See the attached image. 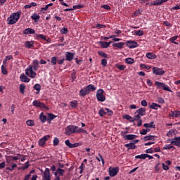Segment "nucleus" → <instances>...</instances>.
Returning a JSON list of instances; mask_svg holds the SVG:
<instances>
[{"label": "nucleus", "instance_id": "864d4df0", "mask_svg": "<svg viewBox=\"0 0 180 180\" xmlns=\"http://www.w3.org/2000/svg\"><path fill=\"white\" fill-rule=\"evenodd\" d=\"M117 68H118V70H120V71H124V68H126V66L124 65H117Z\"/></svg>", "mask_w": 180, "mask_h": 180}, {"label": "nucleus", "instance_id": "c03bdc74", "mask_svg": "<svg viewBox=\"0 0 180 180\" xmlns=\"http://www.w3.org/2000/svg\"><path fill=\"white\" fill-rule=\"evenodd\" d=\"M27 126H34V121L32 120H27Z\"/></svg>", "mask_w": 180, "mask_h": 180}, {"label": "nucleus", "instance_id": "5fc2aeb1", "mask_svg": "<svg viewBox=\"0 0 180 180\" xmlns=\"http://www.w3.org/2000/svg\"><path fill=\"white\" fill-rule=\"evenodd\" d=\"M84 168H85V165H84V163H82L79 167V169H80L79 174H82V172H84Z\"/></svg>", "mask_w": 180, "mask_h": 180}, {"label": "nucleus", "instance_id": "2f4dec72", "mask_svg": "<svg viewBox=\"0 0 180 180\" xmlns=\"http://www.w3.org/2000/svg\"><path fill=\"white\" fill-rule=\"evenodd\" d=\"M48 115V118L47 120H53V119H56L57 116H56L54 114L52 113H47Z\"/></svg>", "mask_w": 180, "mask_h": 180}, {"label": "nucleus", "instance_id": "ddd939ff", "mask_svg": "<svg viewBox=\"0 0 180 180\" xmlns=\"http://www.w3.org/2000/svg\"><path fill=\"white\" fill-rule=\"evenodd\" d=\"M43 179L51 180V178L50 177V169L49 168H46L45 171L44 172Z\"/></svg>", "mask_w": 180, "mask_h": 180}, {"label": "nucleus", "instance_id": "0e129e2a", "mask_svg": "<svg viewBox=\"0 0 180 180\" xmlns=\"http://www.w3.org/2000/svg\"><path fill=\"white\" fill-rule=\"evenodd\" d=\"M101 8H103V9H106L107 11H110V6L105 4L101 6Z\"/></svg>", "mask_w": 180, "mask_h": 180}, {"label": "nucleus", "instance_id": "37998d69", "mask_svg": "<svg viewBox=\"0 0 180 180\" xmlns=\"http://www.w3.org/2000/svg\"><path fill=\"white\" fill-rule=\"evenodd\" d=\"M98 54L99 56H101L102 57H104V58H108V55L106 53H105V52H103L102 51H98Z\"/></svg>", "mask_w": 180, "mask_h": 180}, {"label": "nucleus", "instance_id": "f8f14e48", "mask_svg": "<svg viewBox=\"0 0 180 180\" xmlns=\"http://www.w3.org/2000/svg\"><path fill=\"white\" fill-rule=\"evenodd\" d=\"M126 44L127 46L129 47V49H134L139 46L137 42L134 41H127Z\"/></svg>", "mask_w": 180, "mask_h": 180}, {"label": "nucleus", "instance_id": "a878e982", "mask_svg": "<svg viewBox=\"0 0 180 180\" xmlns=\"http://www.w3.org/2000/svg\"><path fill=\"white\" fill-rule=\"evenodd\" d=\"M174 134H176V129H170L167 134V137H172L174 136Z\"/></svg>", "mask_w": 180, "mask_h": 180}, {"label": "nucleus", "instance_id": "b1692460", "mask_svg": "<svg viewBox=\"0 0 180 180\" xmlns=\"http://www.w3.org/2000/svg\"><path fill=\"white\" fill-rule=\"evenodd\" d=\"M155 136L154 135H148L143 138L144 141H148V140H155Z\"/></svg>", "mask_w": 180, "mask_h": 180}, {"label": "nucleus", "instance_id": "c756f323", "mask_svg": "<svg viewBox=\"0 0 180 180\" xmlns=\"http://www.w3.org/2000/svg\"><path fill=\"white\" fill-rule=\"evenodd\" d=\"M149 108L150 109H155V110H157L158 108H161V105L155 103H153L151 105H149Z\"/></svg>", "mask_w": 180, "mask_h": 180}, {"label": "nucleus", "instance_id": "e2e57ef3", "mask_svg": "<svg viewBox=\"0 0 180 180\" xmlns=\"http://www.w3.org/2000/svg\"><path fill=\"white\" fill-rule=\"evenodd\" d=\"M162 166L165 171H168V169H169V167H168V165H165V163H162Z\"/></svg>", "mask_w": 180, "mask_h": 180}, {"label": "nucleus", "instance_id": "412c9836", "mask_svg": "<svg viewBox=\"0 0 180 180\" xmlns=\"http://www.w3.org/2000/svg\"><path fill=\"white\" fill-rule=\"evenodd\" d=\"M124 42H119L112 44V47H116L117 49H123V46H124Z\"/></svg>", "mask_w": 180, "mask_h": 180}, {"label": "nucleus", "instance_id": "58836bf2", "mask_svg": "<svg viewBox=\"0 0 180 180\" xmlns=\"http://www.w3.org/2000/svg\"><path fill=\"white\" fill-rule=\"evenodd\" d=\"M98 43L99 44H101L103 49H108V47H109L108 45V42L99 41Z\"/></svg>", "mask_w": 180, "mask_h": 180}, {"label": "nucleus", "instance_id": "72a5a7b5", "mask_svg": "<svg viewBox=\"0 0 180 180\" xmlns=\"http://www.w3.org/2000/svg\"><path fill=\"white\" fill-rule=\"evenodd\" d=\"M65 171L63 169H57V172L55 173V175H57L58 174L59 175L63 176Z\"/></svg>", "mask_w": 180, "mask_h": 180}, {"label": "nucleus", "instance_id": "a18cd8bd", "mask_svg": "<svg viewBox=\"0 0 180 180\" xmlns=\"http://www.w3.org/2000/svg\"><path fill=\"white\" fill-rule=\"evenodd\" d=\"M99 115H100V116H101L103 117V116H106V112H105V110H103V108L100 109Z\"/></svg>", "mask_w": 180, "mask_h": 180}, {"label": "nucleus", "instance_id": "f704fd0d", "mask_svg": "<svg viewBox=\"0 0 180 180\" xmlns=\"http://www.w3.org/2000/svg\"><path fill=\"white\" fill-rule=\"evenodd\" d=\"M31 18L33 19L35 22H37L40 19V15L37 14H34L33 15L31 16Z\"/></svg>", "mask_w": 180, "mask_h": 180}, {"label": "nucleus", "instance_id": "f3484780", "mask_svg": "<svg viewBox=\"0 0 180 180\" xmlns=\"http://www.w3.org/2000/svg\"><path fill=\"white\" fill-rule=\"evenodd\" d=\"M88 94H89V91L86 87L79 91V96H86Z\"/></svg>", "mask_w": 180, "mask_h": 180}, {"label": "nucleus", "instance_id": "79ce46f5", "mask_svg": "<svg viewBox=\"0 0 180 180\" xmlns=\"http://www.w3.org/2000/svg\"><path fill=\"white\" fill-rule=\"evenodd\" d=\"M25 89H26V86H25V84H20V92H21L22 94H25Z\"/></svg>", "mask_w": 180, "mask_h": 180}, {"label": "nucleus", "instance_id": "052dcab7", "mask_svg": "<svg viewBox=\"0 0 180 180\" xmlns=\"http://www.w3.org/2000/svg\"><path fill=\"white\" fill-rule=\"evenodd\" d=\"M157 102H158V103H164L165 101H164V98L159 97L157 99Z\"/></svg>", "mask_w": 180, "mask_h": 180}, {"label": "nucleus", "instance_id": "cd10ccee", "mask_svg": "<svg viewBox=\"0 0 180 180\" xmlns=\"http://www.w3.org/2000/svg\"><path fill=\"white\" fill-rule=\"evenodd\" d=\"M39 119L42 123H45V122L47 120V117L41 112L39 115Z\"/></svg>", "mask_w": 180, "mask_h": 180}, {"label": "nucleus", "instance_id": "6ab92c4d", "mask_svg": "<svg viewBox=\"0 0 180 180\" xmlns=\"http://www.w3.org/2000/svg\"><path fill=\"white\" fill-rule=\"evenodd\" d=\"M74 58V53L70 52H67L66 53V61H72V59Z\"/></svg>", "mask_w": 180, "mask_h": 180}, {"label": "nucleus", "instance_id": "bb28decb", "mask_svg": "<svg viewBox=\"0 0 180 180\" xmlns=\"http://www.w3.org/2000/svg\"><path fill=\"white\" fill-rule=\"evenodd\" d=\"M125 147L129 148V150H134L136 148V145H134V143H127V144H125Z\"/></svg>", "mask_w": 180, "mask_h": 180}, {"label": "nucleus", "instance_id": "393cba45", "mask_svg": "<svg viewBox=\"0 0 180 180\" xmlns=\"http://www.w3.org/2000/svg\"><path fill=\"white\" fill-rule=\"evenodd\" d=\"M32 68L34 70V71H37V68H39V60H33Z\"/></svg>", "mask_w": 180, "mask_h": 180}, {"label": "nucleus", "instance_id": "6e6d98bb", "mask_svg": "<svg viewBox=\"0 0 180 180\" xmlns=\"http://www.w3.org/2000/svg\"><path fill=\"white\" fill-rule=\"evenodd\" d=\"M150 131V129H143L141 131H140V134H142L143 136H146L147 134V132Z\"/></svg>", "mask_w": 180, "mask_h": 180}, {"label": "nucleus", "instance_id": "603ef678", "mask_svg": "<svg viewBox=\"0 0 180 180\" xmlns=\"http://www.w3.org/2000/svg\"><path fill=\"white\" fill-rule=\"evenodd\" d=\"M37 39H42V40H47L46 37L43 34H36Z\"/></svg>", "mask_w": 180, "mask_h": 180}, {"label": "nucleus", "instance_id": "c85d7f7f", "mask_svg": "<svg viewBox=\"0 0 180 180\" xmlns=\"http://www.w3.org/2000/svg\"><path fill=\"white\" fill-rule=\"evenodd\" d=\"M86 88L87 89L89 92H91V91H96V87H95V86L94 84H89Z\"/></svg>", "mask_w": 180, "mask_h": 180}, {"label": "nucleus", "instance_id": "6e6552de", "mask_svg": "<svg viewBox=\"0 0 180 180\" xmlns=\"http://www.w3.org/2000/svg\"><path fill=\"white\" fill-rule=\"evenodd\" d=\"M153 72L155 75H164L165 71L160 68L155 67L153 68Z\"/></svg>", "mask_w": 180, "mask_h": 180}, {"label": "nucleus", "instance_id": "4d7b16f0", "mask_svg": "<svg viewBox=\"0 0 180 180\" xmlns=\"http://www.w3.org/2000/svg\"><path fill=\"white\" fill-rule=\"evenodd\" d=\"M101 65H103V67H106V65H108V61L106 60V59L101 60Z\"/></svg>", "mask_w": 180, "mask_h": 180}, {"label": "nucleus", "instance_id": "bf43d9fd", "mask_svg": "<svg viewBox=\"0 0 180 180\" xmlns=\"http://www.w3.org/2000/svg\"><path fill=\"white\" fill-rule=\"evenodd\" d=\"M82 8H84V5L79 4V5H77V6H73V10L74 9H81Z\"/></svg>", "mask_w": 180, "mask_h": 180}, {"label": "nucleus", "instance_id": "13d9d810", "mask_svg": "<svg viewBox=\"0 0 180 180\" xmlns=\"http://www.w3.org/2000/svg\"><path fill=\"white\" fill-rule=\"evenodd\" d=\"M96 27H97V29H103L106 27V25L102 24H97Z\"/></svg>", "mask_w": 180, "mask_h": 180}, {"label": "nucleus", "instance_id": "09e8293b", "mask_svg": "<svg viewBox=\"0 0 180 180\" xmlns=\"http://www.w3.org/2000/svg\"><path fill=\"white\" fill-rule=\"evenodd\" d=\"M135 34L136 35V36H143V34H144V32L143 31V30H138V31H136V32H135Z\"/></svg>", "mask_w": 180, "mask_h": 180}, {"label": "nucleus", "instance_id": "338daca9", "mask_svg": "<svg viewBox=\"0 0 180 180\" xmlns=\"http://www.w3.org/2000/svg\"><path fill=\"white\" fill-rule=\"evenodd\" d=\"M105 110L107 113H108L109 116H112V115H113V111H112L110 109L105 108Z\"/></svg>", "mask_w": 180, "mask_h": 180}, {"label": "nucleus", "instance_id": "de8ad7c7", "mask_svg": "<svg viewBox=\"0 0 180 180\" xmlns=\"http://www.w3.org/2000/svg\"><path fill=\"white\" fill-rule=\"evenodd\" d=\"M60 32L62 33V34H67V33H68V28L67 27H63L60 30Z\"/></svg>", "mask_w": 180, "mask_h": 180}, {"label": "nucleus", "instance_id": "69168bd1", "mask_svg": "<svg viewBox=\"0 0 180 180\" xmlns=\"http://www.w3.org/2000/svg\"><path fill=\"white\" fill-rule=\"evenodd\" d=\"M155 170L157 173L160 172V163H158L155 167Z\"/></svg>", "mask_w": 180, "mask_h": 180}, {"label": "nucleus", "instance_id": "c9c22d12", "mask_svg": "<svg viewBox=\"0 0 180 180\" xmlns=\"http://www.w3.org/2000/svg\"><path fill=\"white\" fill-rule=\"evenodd\" d=\"M34 89H35V91H38L37 94H39L41 89V86L39 84H37L34 86Z\"/></svg>", "mask_w": 180, "mask_h": 180}, {"label": "nucleus", "instance_id": "49530a36", "mask_svg": "<svg viewBox=\"0 0 180 180\" xmlns=\"http://www.w3.org/2000/svg\"><path fill=\"white\" fill-rule=\"evenodd\" d=\"M25 47H27V49H32L33 47V44L30 43V41H26Z\"/></svg>", "mask_w": 180, "mask_h": 180}, {"label": "nucleus", "instance_id": "20e7f679", "mask_svg": "<svg viewBox=\"0 0 180 180\" xmlns=\"http://www.w3.org/2000/svg\"><path fill=\"white\" fill-rule=\"evenodd\" d=\"M25 75H27V77H29L30 78H36V75H37V74H36V72L33 71L32 65H30L25 70Z\"/></svg>", "mask_w": 180, "mask_h": 180}, {"label": "nucleus", "instance_id": "2eb2a0df", "mask_svg": "<svg viewBox=\"0 0 180 180\" xmlns=\"http://www.w3.org/2000/svg\"><path fill=\"white\" fill-rule=\"evenodd\" d=\"M171 144H174V146H176L177 147H179L180 146V136L175 137L172 139L171 141Z\"/></svg>", "mask_w": 180, "mask_h": 180}, {"label": "nucleus", "instance_id": "a19ab883", "mask_svg": "<svg viewBox=\"0 0 180 180\" xmlns=\"http://www.w3.org/2000/svg\"><path fill=\"white\" fill-rule=\"evenodd\" d=\"M51 63L52 65H56L57 64V57H52L51 58Z\"/></svg>", "mask_w": 180, "mask_h": 180}, {"label": "nucleus", "instance_id": "f03ea898", "mask_svg": "<svg viewBox=\"0 0 180 180\" xmlns=\"http://www.w3.org/2000/svg\"><path fill=\"white\" fill-rule=\"evenodd\" d=\"M20 18V13H13L8 19V25H15Z\"/></svg>", "mask_w": 180, "mask_h": 180}, {"label": "nucleus", "instance_id": "4be33fe9", "mask_svg": "<svg viewBox=\"0 0 180 180\" xmlns=\"http://www.w3.org/2000/svg\"><path fill=\"white\" fill-rule=\"evenodd\" d=\"M146 57L149 58V60H155V58H157V55L149 52L146 53Z\"/></svg>", "mask_w": 180, "mask_h": 180}, {"label": "nucleus", "instance_id": "39448f33", "mask_svg": "<svg viewBox=\"0 0 180 180\" xmlns=\"http://www.w3.org/2000/svg\"><path fill=\"white\" fill-rule=\"evenodd\" d=\"M103 89H100L97 91L96 98L98 102H105V101H106V97H105V95H103Z\"/></svg>", "mask_w": 180, "mask_h": 180}, {"label": "nucleus", "instance_id": "7c9ffc66", "mask_svg": "<svg viewBox=\"0 0 180 180\" xmlns=\"http://www.w3.org/2000/svg\"><path fill=\"white\" fill-rule=\"evenodd\" d=\"M124 119L129 120V122H135L136 120H134V118H132L131 116L130 115H124Z\"/></svg>", "mask_w": 180, "mask_h": 180}, {"label": "nucleus", "instance_id": "0eeeda50", "mask_svg": "<svg viewBox=\"0 0 180 180\" xmlns=\"http://www.w3.org/2000/svg\"><path fill=\"white\" fill-rule=\"evenodd\" d=\"M155 85L158 86V89L162 88L164 91H168V92H172V90L170 89L169 86L168 85L160 82H155Z\"/></svg>", "mask_w": 180, "mask_h": 180}, {"label": "nucleus", "instance_id": "4468645a", "mask_svg": "<svg viewBox=\"0 0 180 180\" xmlns=\"http://www.w3.org/2000/svg\"><path fill=\"white\" fill-rule=\"evenodd\" d=\"M164 2H168V0H155L150 4V6H153V5L160 6V5H162Z\"/></svg>", "mask_w": 180, "mask_h": 180}, {"label": "nucleus", "instance_id": "774afa93", "mask_svg": "<svg viewBox=\"0 0 180 180\" xmlns=\"http://www.w3.org/2000/svg\"><path fill=\"white\" fill-rule=\"evenodd\" d=\"M141 105H142V106H147V105H148V103H147V101L143 100L141 101Z\"/></svg>", "mask_w": 180, "mask_h": 180}, {"label": "nucleus", "instance_id": "a211bd4d", "mask_svg": "<svg viewBox=\"0 0 180 180\" xmlns=\"http://www.w3.org/2000/svg\"><path fill=\"white\" fill-rule=\"evenodd\" d=\"M36 31L32 28H27L23 31V34H34Z\"/></svg>", "mask_w": 180, "mask_h": 180}, {"label": "nucleus", "instance_id": "3c124183", "mask_svg": "<svg viewBox=\"0 0 180 180\" xmlns=\"http://www.w3.org/2000/svg\"><path fill=\"white\" fill-rule=\"evenodd\" d=\"M60 143V140L58 139V138L56 137L54 138V140H53V146H58Z\"/></svg>", "mask_w": 180, "mask_h": 180}, {"label": "nucleus", "instance_id": "4c0bfd02", "mask_svg": "<svg viewBox=\"0 0 180 180\" xmlns=\"http://www.w3.org/2000/svg\"><path fill=\"white\" fill-rule=\"evenodd\" d=\"M78 105V101L74 100L70 102V106L71 108H77V105Z\"/></svg>", "mask_w": 180, "mask_h": 180}, {"label": "nucleus", "instance_id": "aec40b11", "mask_svg": "<svg viewBox=\"0 0 180 180\" xmlns=\"http://www.w3.org/2000/svg\"><path fill=\"white\" fill-rule=\"evenodd\" d=\"M169 116H171L172 117H180V111H172L171 113H169Z\"/></svg>", "mask_w": 180, "mask_h": 180}, {"label": "nucleus", "instance_id": "e433bc0d", "mask_svg": "<svg viewBox=\"0 0 180 180\" xmlns=\"http://www.w3.org/2000/svg\"><path fill=\"white\" fill-rule=\"evenodd\" d=\"M135 158H140L141 160H146L147 158V154H141L136 155Z\"/></svg>", "mask_w": 180, "mask_h": 180}, {"label": "nucleus", "instance_id": "9b49d317", "mask_svg": "<svg viewBox=\"0 0 180 180\" xmlns=\"http://www.w3.org/2000/svg\"><path fill=\"white\" fill-rule=\"evenodd\" d=\"M49 139H50V135H46L45 136H44L43 138L39 139V146H40L41 147H43V146H44V144H46V141H47V140H49Z\"/></svg>", "mask_w": 180, "mask_h": 180}, {"label": "nucleus", "instance_id": "9d476101", "mask_svg": "<svg viewBox=\"0 0 180 180\" xmlns=\"http://www.w3.org/2000/svg\"><path fill=\"white\" fill-rule=\"evenodd\" d=\"M119 172V167L109 168V175L111 176H116Z\"/></svg>", "mask_w": 180, "mask_h": 180}, {"label": "nucleus", "instance_id": "5701e85b", "mask_svg": "<svg viewBox=\"0 0 180 180\" xmlns=\"http://www.w3.org/2000/svg\"><path fill=\"white\" fill-rule=\"evenodd\" d=\"M136 138H137V136L133 135V134H129L124 136V139L125 140H134V139H136Z\"/></svg>", "mask_w": 180, "mask_h": 180}, {"label": "nucleus", "instance_id": "7ed1b4c3", "mask_svg": "<svg viewBox=\"0 0 180 180\" xmlns=\"http://www.w3.org/2000/svg\"><path fill=\"white\" fill-rule=\"evenodd\" d=\"M143 116H146L145 108H141L136 111L134 115V120H140V118H141V117Z\"/></svg>", "mask_w": 180, "mask_h": 180}, {"label": "nucleus", "instance_id": "ea45409f", "mask_svg": "<svg viewBox=\"0 0 180 180\" xmlns=\"http://www.w3.org/2000/svg\"><path fill=\"white\" fill-rule=\"evenodd\" d=\"M153 124H154V122H150V123H146L143 124L144 127L146 129L153 127Z\"/></svg>", "mask_w": 180, "mask_h": 180}, {"label": "nucleus", "instance_id": "dca6fc26", "mask_svg": "<svg viewBox=\"0 0 180 180\" xmlns=\"http://www.w3.org/2000/svg\"><path fill=\"white\" fill-rule=\"evenodd\" d=\"M20 79L22 82H30V79L27 76L25 75L23 73L20 75Z\"/></svg>", "mask_w": 180, "mask_h": 180}, {"label": "nucleus", "instance_id": "423d86ee", "mask_svg": "<svg viewBox=\"0 0 180 180\" xmlns=\"http://www.w3.org/2000/svg\"><path fill=\"white\" fill-rule=\"evenodd\" d=\"M32 105L33 106H35V108H39L40 109H44V110H49V107H47L46 104L37 100L34 101Z\"/></svg>", "mask_w": 180, "mask_h": 180}, {"label": "nucleus", "instance_id": "8fccbe9b", "mask_svg": "<svg viewBox=\"0 0 180 180\" xmlns=\"http://www.w3.org/2000/svg\"><path fill=\"white\" fill-rule=\"evenodd\" d=\"M1 72L4 75H6L8 74V71L6 70V68H5L4 65L1 66Z\"/></svg>", "mask_w": 180, "mask_h": 180}, {"label": "nucleus", "instance_id": "680f3d73", "mask_svg": "<svg viewBox=\"0 0 180 180\" xmlns=\"http://www.w3.org/2000/svg\"><path fill=\"white\" fill-rule=\"evenodd\" d=\"M163 148L164 150H171V148H174V146L172 145H166Z\"/></svg>", "mask_w": 180, "mask_h": 180}, {"label": "nucleus", "instance_id": "473e14b6", "mask_svg": "<svg viewBox=\"0 0 180 180\" xmlns=\"http://www.w3.org/2000/svg\"><path fill=\"white\" fill-rule=\"evenodd\" d=\"M125 63H127V64H134V59H133L131 58H127L125 59Z\"/></svg>", "mask_w": 180, "mask_h": 180}, {"label": "nucleus", "instance_id": "f257e3e1", "mask_svg": "<svg viewBox=\"0 0 180 180\" xmlns=\"http://www.w3.org/2000/svg\"><path fill=\"white\" fill-rule=\"evenodd\" d=\"M65 134L70 136L74 133H86V130H84L82 128H79L75 125H69L65 129Z\"/></svg>", "mask_w": 180, "mask_h": 180}, {"label": "nucleus", "instance_id": "1a4fd4ad", "mask_svg": "<svg viewBox=\"0 0 180 180\" xmlns=\"http://www.w3.org/2000/svg\"><path fill=\"white\" fill-rule=\"evenodd\" d=\"M65 144L67 145V146L69 148H75L77 147H79V146H81V143H71V142H70V140H66L65 141Z\"/></svg>", "mask_w": 180, "mask_h": 180}]
</instances>
